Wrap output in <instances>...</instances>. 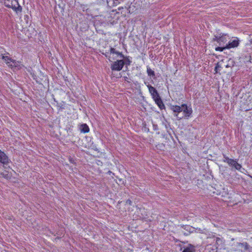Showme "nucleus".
Returning a JSON list of instances; mask_svg holds the SVG:
<instances>
[{
  "instance_id": "nucleus-1",
  "label": "nucleus",
  "mask_w": 252,
  "mask_h": 252,
  "mask_svg": "<svg viewBox=\"0 0 252 252\" xmlns=\"http://www.w3.org/2000/svg\"><path fill=\"white\" fill-rule=\"evenodd\" d=\"M129 10L126 6H120L117 9L111 10L107 20L111 24L116 23L122 17H125L129 13Z\"/></svg>"
},
{
  "instance_id": "nucleus-2",
  "label": "nucleus",
  "mask_w": 252,
  "mask_h": 252,
  "mask_svg": "<svg viewBox=\"0 0 252 252\" xmlns=\"http://www.w3.org/2000/svg\"><path fill=\"white\" fill-rule=\"evenodd\" d=\"M104 55L110 62L119 57L123 59L125 65L126 66H129L131 63L129 56H125L122 52L117 51L113 47H111L109 52H106Z\"/></svg>"
},
{
  "instance_id": "nucleus-3",
  "label": "nucleus",
  "mask_w": 252,
  "mask_h": 252,
  "mask_svg": "<svg viewBox=\"0 0 252 252\" xmlns=\"http://www.w3.org/2000/svg\"><path fill=\"white\" fill-rule=\"evenodd\" d=\"M149 93H150L152 98L155 101V103L158 106L160 110H162L165 109V105L163 104V102L159 96V94L158 93L157 90L151 85L147 86Z\"/></svg>"
},
{
  "instance_id": "nucleus-4",
  "label": "nucleus",
  "mask_w": 252,
  "mask_h": 252,
  "mask_svg": "<svg viewBox=\"0 0 252 252\" xmlns=\"http://www.w3.org/2000/svg\"><path fill=\"white\" fill-rule=\"evenodd\" d=\"M6 7L11 8L16 12H21L22 7L19 5L18 0H0Z\"/></svg>"
},
{
  "instance_id": "nucleus-5",
  "label": "nucleus",
  "mask_w": 252,
  "mask_h": 252,
  "mask_svg": "<svg viewBox=\"0 0 252 252\" xmlns=\"http://www.w3.org/2000/svg\"><path fill=\"white\" fill-rule=\"evenodd\" d=\"M125 65L123 60H118L113 62L111 65V69L112 71H119L122 69Z\"/></svg>"
},
{
  "instance_id": "nucleus-6",
  "label": "nucleus",
  "mask_w": 252,
  "mask_h": 252,
  "mask_svg": "<svg viewBox=\"0 0 252 252\" xmlns=\"http://www.w3.org/2000/svg\"><path fill=\"white\" fill-rule=\"evenodd\" d=\"M223 161L228 163L230 166L234 167L237 170H240L242 168V166L236 160L229 158L228 157H224Z\"/></svg>"
},
{
  "instance_id": "nucleus-7",
  "label": "nucleus",
  "mask_w": 252,
  "mask_h": 252,
  "mask_svg": "<svg viewBox=\"0 0 252 252\" xmlns=\"http://www.w3.org/2000/svg\"><path fill=\"white\" fill-rule=\"evenodd\" d=\"M229 39V36L228 34L220 33L218 36H216L214 40L220 45L222 43H225Z\"/></svg>"
},
{
  "instance_id": "nucleus-8",
  "label": "nucleus",
  "mask_w": 252,
  "mask_h": 252,
  "mask_svg": "<svg viewBox=\"0 0 252 252\" xmlns=\"http://www.w3.org/2000/svg\"><path fill=\"white\" fill-rule=\"evenodd\" d=\"M192 111H173V115L178 119H181L184 117L188 118L191 114Z\"/></svg>"
},
{
  "instance_id": "nucleus-9",
  "label": "nucleus",
  "mask_w": 252,
  "mask_h": 252,
  "mask_svg": "<svg viewBox=\"0 0 252 252\" xmlns=\"http://www.w3.org/2000/svg\"><path fill=\"white\" fill-rule=\"evenodd\" d=\"M210 241H208V242H211V243H214L215 244V245L217 246L220 247V248H223L224 245V240L220 238L213 237L212 238H210L209 239Z\"/></svg>"
},
{
  "instance_id": "nucleus-10",
  "label": "nucleus",
  "mask_w": 252,
  "mask_h": 252,
  "mask_svg": "<svg viewBox=\"0 0 252 252\" xmlns=\"http://www.w3.org/2000/svg\"><path fill=\"white\" fill-rule=\"evenodd\" d=\"M0 162L4 166L7 165L11 162L10 159L7 156L0 150Z\"/></svg>"
},
{
  "instance_id": "nucleus-11",
  "label": "nucleus",
  "mask_w": 252,
  "mask_h": 252,
  "mask_svg": "<svg viewBox=\"0 0 252 252\" xmlns=\"http://www.w3.org/2000/svg\"><path fill=\"white\" fill-rule=\"evenodd\" d=\"M239 43L240 40H239L238 38L235 37L234 39L229 41L228 43L226 44L225 48L229 49L237 47L239 46Z\"/></svg>"
},
{
  "instance_id": "nucleus-12",
  "label": "nucleus",
  "mask_w": 252,
  "mask_h": 252,
  "mask_svg": "<svg viewBox=\"0 0 252 252\" xmlns=\"http://www.w3.org/2000/svg\"><path fill=\"white\" fill-rule=\"evenodd\" d=\"M235 246L236 247L234 249V251L242 252L243 250H247L248 249L249 245L247 243H236L235 244Z\"/></svg>"
},
{
  "instance_id": "nucleus-13",
  "label": "nucleus",
  "mask_w": 252,
  "mask_h": 252,
  "mask_svg": "<svg viewBox=\"0 0 252 252\" xmlns=\"http://www.w3.org/2000/svg\"><path fill=\"white\" fill-rule=\"evenodd\" d=\"M23 66V64L20 62L16 61L14 60H12L11 63L9 64V66L11 68H17L18 69L21 68Z\"/></svg>"
},
{
  "instance_id": "nucleus-14",
  "label": "nucleus",
  "mask_w": 252,
  "mask_h": 252,
  "mask_svg": "<svg viewBox=\"0 0 252 252\" xmlns=\"http://www.w3.org/2000/svg\"><path fill=\"white\" fill-rule=\"evenodd\" d=\"M79 129L81 132L87 133L89 131L90 128L86 124H82L80 126Z\"/></svg>"
},
{
  "instance_id": "nucleus-15",
  "label": "nucleus",
  "mask_w": 252,
  "mask_h": 252,
  "mask_svg": "<svg viewBox=\"0 0 252 252\" xmlns=\"http://www.w3.org/2000/svg\"><path fill=\"white\" fill-rule=\"evenodd\" d=\"M194 250V247L193 245L189 244L184 248L182 252H193Z\"/></svg>"
},
{
  "instance_id": "nucleus-16",
  "label": "nucleus",
  "mask_w": 252,
  "mask_h": 252,
  "mask_svg": "<svg viewBox=\"0 0 252 252\" xmlns=\"http://www.w3.org/2000/svg\"><path fill=\"white\" fill-rule=\"evenodd\" d=\"M222 67L220 62L218 63L215 66L214 69V74L220 73V71L221 70Z\"/></svg>"
},
{
  "instance_id": "nucleus-17",
  "label": "nucleus",
  "mask_w": 252,
  "mask_h": 252,
  "mask_svg": "<svg viewBox=\"0 0 252 252\" xmlns=\"http://www.w3.org/2000/svg\"><path fill=\"white\" fill-rule=\"evenodd\" d=\"M0 175L3 178L8 179H10L11 177V174L9 173L7 171L5 170L3 172H0Z\"/></svg>"
},
{
  "instance_id": "nucleus-18",
  "label": "nucleus",
  "mask_w": 252,
  "mask_h": 252,
  "mask_svg": "<svg viewBox=\"0 0 252 252\" xmlns=\"http://www.w3.org/2000/svg\"><path fill=\"white\" fill-rule=\"evenodd\" d=\"M2 59L4 61L5 63L9 66V64L11 63L12 59L7 56H2Z\"/></svg>"
},
{
  "instance_id": "nucleus-19",
  "label": "nucleus",
  "mask_w": 252,
  "mask_h": 252,
  "mask_svg": "<svg viewBox=\"0 0 252 252\" xmlns=\"http://www.w3.org/2000/svg\"><path fill=\"white\" fill-rule=\"evenodd\" d=\"M147 73L149 76L155 77V71L153 70L149 66H147Z\"/></svg>"
},
{
  "instance_id": "nucleus-20",
  "label": "nucleus",
  "mask_w": 252,
  "mask_h": 252,
  "mask_svg": "<svg viewBox=\"0 0 252 252\" xmlns=\"http://www.w3.org/2000/svg\"><path fill=\"white\" fill-rule=\"evenodd\" d=\"M211 245H208V250L209 251V252H217V250H218V246H217L216 245H214L212 247H211Z\"/></svg>"
},
{
  "instance_id": "nucleus-21",
  "label": "nucleus",
  "mask_w": 252,
  "mask_h": 252,
  "mask_svg": "<svg viewBox=\"0 0 252 252\" xmlns=\"http://www.w3.org/2000/svg\"><path fill=\"white\" fill-rule=\"evenodd\" d=\"M177 110H188L187 105L183 104L181 105V107L180 106H178Z\"/></svg>"
},
{
  "instance_id": "nucleus-22",
  "label": "nucleus",
  "mask_w": 252,
  "mask_h": 252,
  "mask_svg": "<svg viewBox=\"0 0 252 252\" xmlns=\"http://www.w3.org/2000/svg\"><path fill=\"white\" fill-rule=\"evenodd\" d=\"M245 59L247 60V62L252 63V56L250 54H249L248 56H245Z\"/></svg>"
},
{
  "instance_id": "nucleus-23",
  "label": "nucleus",
  "mask_w": 252,
  "mask_h": 252,
  "mask_svg": "<svg viewBox=\"0 0 252 252\" xmlns=\"http://www.w3.org/2000/svg\"><path fill=\"white\" fill-rule=\"evenodd\" d=\"M225 49H227L226 48H225V46L223 47H218L216 48L215 50L217 51L222 52Z\"/></svg>"
},
{
  "instance_id": "nucleus-24",
  "label": "nucleus",
  "mask_w": 252,
  "mask_h": 252,
  "mask_svg": "<svg viewBox=\"0 0 252 252\" xmlns=\"http://www.w3.org/2000/svg\"><path fill=\"white\" fill-rule=\"evenodd\" d=\"M124 79L125 81L127 82V83H130V79L127 76H124Z\"/></svg>"
},
{
  "instance_id": "nucleus-25",
  "label": "nucleus",
  "mask_w": 252,
  "mask_h": 252,
  "mask_svg": "<svg viewBox=\"0 0 252 252\" xmlns=\"http://www.w3.org/2000/svg\"><path fill=\"white\" fill-rule=\"evenodd\" d=\"M131 203H132V202L131 201V200H127L126 201V204L131 205Z\"/></svg>"
}]
</instances>
